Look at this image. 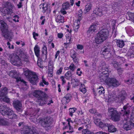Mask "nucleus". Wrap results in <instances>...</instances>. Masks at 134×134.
<instances>
[{
    "label": "nucleus",
    "instance_id": "nucleus-40",
    "mask_svg": "<svg viewBox=\"0 0 134 134\" xmlns=\"http://www.w3.org/2000/svg\"><path fill=\"white\" fill-rule=\"evenodd\" d=\"M126 32L129 36H131L134 34V30L131 27Z\"/></svg>",
    "mask_w": 134,
    "mask_h": 134
},
{
    "label": "nucleus",
    "instance_id": "nucleus-55",
    "mask_svg": "<svg viewBox=\"0 0 134 134\" xmlns=\"http://www.w3.org/2000/svg\"><path fill=\"white\" fill-rule=\"evenodd\" d=\"M10 3L9 2H6L3 4V6L4 7H6V8H7L9 6Z\"/></svg>",
    "mask_w": 134,
    "mask_h": 134
},
{
    "label": "nucleus",
    "instance_id": "nucleus-17",
    "mask_svg": "<svg viewBox=\"0 0 134 134\" xmlns=\"http://www.w3.org/2000/svg\"><path fill=\"white\" fill-rule=\"evenodd\" d=\"M23 70L24 75L28 78L31 77L32 75L35 74V72L29 70L26 68H23Z\"/></svg>",
    "mask_w": 134,
    "mask_h": 134
},
{
    "label": "nucleus",
    "instance_id": "nucleus-21",
    "mask_svg": "<svg viewBox=\"0 0 134 134\" xmlns=\"http://www.w3.org/2000/svg\"><path fill=\"white\" fill-rule=\"evenodd\" d=\"M66 42L64 43V45H67L72 43V40H71V34H66L65 35Z\"/></svg>",
    "mask_w": 134,
    "mask_h": 134
},
{
    "label": "nucleus",
    "instance_id": "nucleus-20",
    "mask_svg": "<svg viewBox=\"0 0 134 134\" xmlns=\"http://www.w3.org/2000/svg\"><path fill=\"white\" fill-rule=\"evenodd\" d=\"M48 6V4L46 3L41 4L40 5V8L42 9V12L43 13L46 12L47 11Z\"/></svg>",
    "mask_w": 134,
    "mask_h": 134
},
{
    "label": "nucleus",
    "instance_id": "nucleus-47",
    "mask_svg": "<svg viewBox=\"0 0 134 134\" xmlns=\"http://www.w3.org/2000/svg\"><path fill=\"white\" fill-rule=\"evenodd\" d=\"M7 122L4 119L0 118V125H7Z\"/></svg>",
    "mask_w": 134,
    "mask_h": 134
},
{
    "label": "nucleus",
    "instance_id": "nucleus-43",
    "mask_svg": "<svg viewBox=\"0 0 134 134\" xmlns=\"http://www.w3.org/2000/svg\"><path fill=\"white\" fill-rule=\"evenodd\" d=\"M76 110V109L74 108H71L69 109V115L71 116L73 115V114L75 112Z\"/></svg>",
    "mask_w": 134,
    "mask_h": 134
},
{
    "label": "nucleus",
    "instance_id": "nucleus-1",
    "mask_svg": "<svg viewBox=\"0 0 134 134\" xmlns=\"http://www.w3.org/2000/svg\"><path fill=\"white\" fill-rule=\"evenodd\" d=\"M102 74L99 79L101 82H104L109 87H116L120 85L119 82L114 78H109L105 75L108 73V69L107 67L105 66L102 68Z\"/></svg>",
    "mask_w": 134,
    "mask_h": 134
},
{
    "label": "nucleus",
    "instance_id": "nucleus-64",
    "mask_svg": "<svg viewBox=\"0 0 134 134\" xmlns=\"http://www.w3.org/2000/svg\"><path fill=\"white\" fill-rule=\"evenodd\" d=\"M60 53V51H57L56 53V54L55 55V58L56 59L58 56L59 55V54Z\"/></svg>",
    "mask_w": 134,
    "mask_h": 134
},
{
    "label": "nucleus",
    "instance_id": "nucleus-36",
    "mask_svg": "<svg viewBox=\"0 0 134 134\" xmlns=\"http://www.w3.org/2000/svg\"><path fill=\"white\" fill-rule=\"evenodd\" d=\"M98 90L99 94H103V95L104 94L105 92V90L102 86H99V87L98 88Z\"/></svg>",
    "mask_w": 134,
    "mask_h": 134
},
{
    "label": "nucleus",
    "instance_id": "nucleus-46",
    "mask_svg": "<svg viewBox=\"0 0 134 134\" xmlns=\"http://www.w3.org/2000/svg\"><path fill=\"white\" fill-rule=\"evenodd\" d=\"M42 60L43 59L42 58H38L37 65L38 66L41 68H42L43 67V66L41 62L42 61Z\"/></svg>",
    "mask_w": 134,
    "mask_h": 134
},
{
    "label": "nucleus",
    "instance_id": "nucleus-8",
    "mask_svg": "<svg viewBox=\"0 0 134 134\" xmlns=\"http://www.w3.org/2000/svg\"><path fill=\"white\" fill-rule=\"evenodd\" d=\"M0 28L4 37L7 38L9 36L10 32L8 30L7 24L3 20H0Z\"/></svg>",
    "mask_w": 134,
    "mask_h": 134
},
{
    "label": "nucleus",
    "instance_id": "nucleus-25",
    "mask_svg": "<svg viewBox=\"0 0 134 134\" xmlns=\"http://www.w3.org/2000/svg\"><path fill=\"white\" fill-rule=\"evenodd\" d=\"M111 48V46H109L107 48H105L102 52V54L106 56L109 54Z\"/></svg>",
    "mask_w": 134,
    "mask_h": 134
},
{
    "label": "nucleus",
    "instance_id": "nucleus-24",
    "mask_svg": "<svg viewBox=\"0 0 134 134\" xmlns=\"http://www.w3.org/2000/svg\"><path fill=\"white\" fill-rule=\"evenodd\" d=\"M103 11L99 8L96 9L94 11V13L99 16H101L103 15Z\"/></svg>",
    "mask_w": 134,
    "mask_h": 134
},
{
    "label": "nucleus",
    "instance_id": "nucleus-56",
    "mask_svg": "<svg viewBox=\"0 0 134 134\" xmlns=\"http://www.w3.org/2000/svg\"><path fill=\"white\" fill-rule=\"evenodd\" d=\"M60 78L62 81V85L66 83V81L65 79V77L64 76H61L60 77Z\"/></svg>",
    "mask_w": 134,
    "mask_h": 134
},
{
    "label": "nucleus",
    "instance_id": "nucleus-11",
    "mask_svg": "<svg viewBox=\"0 0 134 134\" xmlns=\"http://www.w3.org/2000/svg\"><path fill=\"white\" fill-rule=\"evenodd\" d=\"M82 12L81 9H80L78 13L75 15V17L77 19L75 21L73 27L74 30H76L79 28V25L80 24V21L82 19Z\"/></svg>",
    "mask_w": 134,
    "mask_h": 134
},
{
    "label": "nucleus",
    "instance_id": "nucleus-9",
    "mask_svg": "<svg viewBox=\"0 0 134 134\" xmlns=\"http://www.w3.org/2000/svg\"><path fill=\"white\" fill-rule=\"evenodd\" d=\"M9 59L11 63L18 66H21L22 63L19 57L15 54H11L9 56Z\"/></svg>",
    "mask_w": 134,
    "mask_h": 134
},
{
    "label": "nucleus",
    "instance_id": "nucleus-63",
    "mask_svg": "<svg viewBox=\"0 0 134 134\" xmlns=\"http://www.w3.org/2000/svg\"><path fill=\"white\" fill-rule=\"evenodd\" d=\"M8 8V14H12L13 13V11L12 10V9L11 8Z\"/></svg>",
    "mask_w": 134,
    "mask_h": 134
},
{
    "label": "nucleus",
    "instance_id": "nucleus-13",
    "mask_svg": "<svg viewBox=\"0 0 134 134\" xmlns=\"http://www.w3.org/2000/svg\"><path fill=\"white\" fill-rule=\"evenodd\" d=\"M98 24L92 23L90 26L87 32V35L88 36L93 35L97 29Z\"/></svg>",
    "mask_w": 134,
    "mask_h": 134
},
{
    "label": "nucleus",
    "instance_id": "nucleus-33",
    "mask_svg": "<svg viewBox=\"0 0 134 134\" xmlns=\"http://www.w3.org/2000/svg\"><path fill=\"white\" fill-rule=\"evenodd\" d=\"M53 66V65L52 64H51L49 65L48 74L50 77L52 76Z\"/></svg>",
    "mask_w": 134,
    "mask_h": 134
},
{
    "label": "nucleus",
    "instance_id": "nucleus-62",
    "mask_svg": "<svg viewBox=\"0 0 134 134\" xmlns=\"http://www.w3.org/2000/svg\"><path fill=\"white\" fill-rule=\"evenodd\" d=\"M22 3L21 2H20L19 3L17 4V6L18 8H21L22 6Z\"/></svg>",
    "mask_w": 134,
    "mask_h": 134
},
{
    "label": "nucleus",
    "instance_id": "nucleus-57",
    "mask_svg": "<svg viewBox=\"0 0 134 134\" xmlns=\"http://www.w3.org/2000/svg\"><path fill=\"white\" fill-rule=\"evenodd\" d=\"M63 69L62 67H60L59 69L57 71V74L58 75L61 74L62 71Z\"/></svg>",
    "mask_w": 134,
    "mask_h": 134
},
{
    "label": "nucleus",
    "instance_id": "nucleus-37",
    "mask_svg": "<svg viewBox=\"0 0 134 134\" xmlns=\"http://www.w3.org/2000/svg\"><path fill=\"white\" fill-rule=\"evenodd\" d=\"M21 57L23 58V60L26 62H29V56L25 53H23L21 54Z\"/></svg>",
    "mask_w": 134,
    "mask_h": 134
},
{
    "label": "nucleus",
    "instance_id": "nucleus-2",
    "mask_svg": "<svg viewBox=\"0 0 134 134\" xmlns=\"http://www.w3.org/2000/svg\"><path fill=\"white\" fill-rule=\"evenodd\" d=\"M129 113V110H125L123 115L124 118V122L125 123L124 127L126 130H130L134 126V124L132 122V121L134 122V114H132L129 118L128 117Z\"/></svg>",
    "mask_w": 134,
    "mask_h": 134
},
{
    "label": "nucleus",
    "instance_id": "nucleus-54",
    "mask_svg": "<svg viewBox=\"0 0 134 134\" xmlns=\"http://www.w3.org/2000/svg\"><path fill=\"white\" fill-rule=\"evenodd\" d=\"M33 37L34 38L35 40L37 39V37H38V34L36 33L35 32H33L32 34Z\"/></svg>",
    "mask_w": 134,
    "mask_h": 134
},
{
    "label": "nucleus",
    "instance_id": "nucleus-26",
    "mask_svg": "<svg viewBox=\"0 0 134 134\" xmlns=\"http://www.w3.org/2000/svg\"><path fill=\"white\" fill-rule=\"evenodd\" d=\"M72 86L74 87H75L79 86L80 84H81V83L80 82L79 80L78 79H74L72 80Z\"/></svg>",
    "mask_w": 134,
    "mask_h": 134
},
{
    "label": "nucleus",
    "instance_id": "nucleus-41",
    "mask_svg": "<svg viewBox=\"0 0 134 134\" xmlns=\"http://www.w3.org/2000/svg\"><path fill=\"white\" fill-rule=\"evenodd\" d=\"M70 6L69 3L68 2L63 3V4L62 8L64 10L67 9Z\"/></svg>",
    "mask_w": 134,
    "mask_h": 134
},
{
    "label": "nucleus",
    "instance_id": "nucleus-61",
    "mask_svg": "<svg viewBox=\"0 0 134 134\" xmlns=\"http://www.w3.org/2000/svg\"><path fill=\"white\" fill-rule=\"evenodd\" d=\"M107 133L103 132V131H99L97 132H96L95 133V134H107Z\"/></svg>",
    "mask_w": 134,
    "mask_h": 134
},
{
    "label": "nucleus",
    "instance_id": "nucleus-28",
    "mask_svg": "<svg viewBox=\"0 0 134 134\" xmlns=\"http://www.w3.org/2000/svg\"><path fill=\"white\" fill-rule=\"evenodd\" d=\"M70 97L69 96V95H67L63 98L62 100V103L65 104H67L70 101Z\"/></svg>",
    "mask_w": 134,
    "mask_h": 134
},
{
    "label": "nucleus",
    "instance_id": "nucleus-7",
    "mask_svg": "<svg viewBox=\"0 0 134 134\" xmlns=\"http://www.w3.org/2000/svg\"><path fill=\"white\" fill-rule=\"evenodd\" d=\"M109 114L111 116V119L115 121H119L120 119V113H118L116 109L112 107L109 108L108 109Z\"/></svg>",
    "mask_w": 134,
    "mask_h": 134
},
{
    "label": "nucleus",
    "instance_id": "nucleus-10",
    "mask_svg": "<svg viewBox=\"0 0 134 134\" xmlns=\"http://www.w3.org/2000/svg\"><path fill=\"white\" fill-rule=\"evenodd\" d=\"M101 115L100 114H95L93 116V118L94 120V123L99 127L102 128V129L104 128V127L107 128V123L105 122L104 121H100L99 118L101 117Z\"/></svg>",
    "mask_w": 134,
    "mask_h": 134
},
{
    "label": "nucleus",
    "instance_id": "nucleus-51",
    "mask_svg": "<svg viewBox=\"0 0 134 134\" xmlns=\"http://www.w3.org/2000/svg\"><path fill=\"white\" fill-rule=\"evenodd\" d=\"M14 19H13V21L15 22H18L19 21V16L17 15H15L13 16Z\"/></svg>",
    "mask_w": 134,
    "mask_h": 134
},
{
    "label": "nucleus",
    "instance_id": "nucleus-59",
    "mask_svg": "<svg viewBox=\"0 0 134 134\" xmlns=\"http://www.w3.org/2000/svg\"><path fill=\"white\" fill-rule=\"evenodd\" d=\"M58 37L59 38H61L63 36V34L61 33H58L57 34Z\"/></svg>",
    "mask_w": 134,
    "mask_h": 134
},
{
    "label": "nucleus",
    "instance_id": "nucleus-39",
    "mask_svg": "<svg viewBox=\"0 0 134 134\" xmlns=\"http://www.w3.org/2000/svg\"><path fill=\"white\" fill-rule=\"evenodd\" d=\"M127 14L130 20L134 22V13L129 12L127 13Z\"/></svg>",
    "mask_w": 134,
    "mask_h": 134
},
{
    "label": "nucleus",
    "instance_id": "nucleus-52",
    "mask_svg": "<svg viewBox=\"0 0 134 134\" xmlns=\"http://www.w3.org/2000/svg\"><path fill=\"white\" fill-rule=\"evenodd\" d=\"M89 111L92 114H94V115H95V114H99L98 113L96 112V110L94 109H90L89 110Z\"/></svg>",
    "mask_w": 134,
    "mask_h": 134
},
{
    "label": "nucleus",
    "instance_id": "nucleus-4",
    "mask_svg": "<svg viewBox=\"0 0 134 134\" xmlns=\"http://www.w3.org/2000/svg\"><path fill=\"white\" fill-rule=\"evenodd\" d=\"M0 112L3 115L6 116L10 119H15L17 117L12 110L5 106L0 107Z\"/></svg>",
    "mask_w": 134,
    "mask_h": 134
},
{
    "label": "nucleus",
    "instance_id": "nucleus-31",
    "mask_svg": "<svg viewBox=\"0 0 134 134\" xmlns=\"http://www.w3.org/2000/svg\"><path fill=\"white\" fill-rule=\"evenodd\" d=\"M92 8V4L90 3H88L86 5L85 7L84 11L85 13L89 12L91 9Z\"/></svg>",
    "mask_w": 134,
    "mask_h": 134
},
{
    "label": "nucleus",
    "instance_id": "nucleus-14",
    "mask_svg": "<svg viewBox=\"0 0 134 134\" xmlns=\"http://www.w3.org/2000/svg\"><path fill=\"white\" fill-rule=\"evenodd\" d=\"M31 78L29 79V81L32 85H36V83L38 82V79L37 75L35 73V74L31 76Z\"/></svg>",
    "mask_w": 134,
    "mask_h": 134
},
{
    "label": "nucleus",
    "instance_id": "nucleus-35",
    "mask_svg": "<svg viewBox=\"0 0 134 134\" xmlns=\"http://www.w3.org/2000/svg\"><path fill=\"white\" fill-rule=\"evenodd\" d=\"M42 52L44 57H45V59L47 58V48L45 46H44L42 49Z\"/></svg>",
    "mask_w": 134,
    "mask_h": 134
},
{
    "label": "nucleus",
    "instance_id": "nucleus-49",
    "mask_svg": "<svg viewBox=\"0 0 134 134\" xmlns=\"http://www.w3.org/2000/svg\"><path fill=\"white\" fill-rule=\"evenodd\" d=\"M69 69L72 71H74L76 67L74 64H71L69 66Z\"/></svg>",
    "mask_w": 134,
    "mask_h": 134
},
{
    "label": "nucleus",
    "instance_id": "nucleus-22",
    "mask_svg": "<svg viewBox=\"0 0 134 134\" xmlns=\"http://www.w3.org/2000/svg\"><path fill=\"white\" fill-rule=\"evenodd\" d=\"M112 64H113L114 67L117 69V70L118 71V72L119 74H121V71H122V70L121 69H120V65L116 61L113 62L112 63Z\"/></svg>",
    "mask_w": 134,
    "mask_h": 134
},
{
    "label": "nucleus",
    "instance_id": "nucleus-45",
    "mask_svg": "<svg viewBox=\"0 0 134 134\" xmlns=\"http://www.w3.org/2000/svg\"><path fill=\"white\" fill-rule=\"evenodd\" d=\"M8 8L6 7H4L3 9L1 10L2 13L5 14H8Z\"/></svg>",
    "mask_w": 134,
    "mask_h": 134
},
{
    "label": "nucleus",
    "instance_id": "nucleus-38",
    "mask_svg": "<svg viewBox=\"0 0 134 134\" xmlns=\"http://www.w3.org/2000/svg\"><path fill=\"white\" fill-rule=\"evenodd\" d=\"M80 90L81 91L84 93H85L86 91V89L85 85L82 83L80 86Z\"/></svg>",
    "mask_w": 134,
    "mask_h": 134
},
{
    "label": "nucleus",
    "instance_id": "nucleus-42",
    "mask_svg": "<svg viewBox=\"0 0 134 134\" xmlns=\"http://www.w3.org/2000/svg\"><path fill=\"white\" fill-rule=\"evenodd\" d=\"M82 133L83 134H94V133L90 131L88 129H83L82 132Z\"/></svg>",
    "mask_w": 134,
    "mask_h": 134
},
{
    "label": "nucleus",
    "instance_id": "nucleus-34",
    "mask_svg": "<svg viewBox=\"0 0 134 134\" xmlns=\"http://www.w3.org/2000/svg\"><path fill=\"white\" fill-rule=\"evenodd\" d=\"M116 44L120 48L122 47L124 45L123 41L120 40H118L116 41Z\"/></svg>",
    "mask_w": 134,
    "mask_h": 134
},
{
    "label": "nucleus",
    "instance_id": "nucleus-44",
    "mask_svg": "<svg viewBox=\"0 0 134 134\" xmlns=\"http://www.w3.org/2000/svg\"><path fill=\"white\" fill-rule=\"evenodd\" d=\"M65 77L67 79H69L71 76V72L70 71H68L66 72L65 75Z\"/></svg>",
    "mask_w": 134,
    "mask_h": 134
},
{
    "label": "nucleus",
    "instance_id": "nucleus-50",
    "mask_svg": "<svg viewBox=\"0 0 134 134\" xmlns=\"http://www.w3.org/2000/svg\"><path fill=\"white\" fill-rule=\"evenodd\" d=\"M14 74L16 75V71H15L14 70L11 71L8 73L9 75L10 76H11L13 77H15V76H14Z\"/></svg>",
    "mask_w": 134,
    "mask_h": 134
},
{
    "label": "nucleus",
    "instance_id": "nucleus-5",
    "mask_svg": "<svg viewBox=\"0 0 134 134\" xmlns=\"http://www.w3.org/2000/svg\"><path fill=\"white\" fill-rule=\"evenodd\" d=\"M109 32L106 29H103L99 31L95 36V41L97 44L103 42L106 39Z\"/></svg>",
    "mask_w": 134,
    "mask_h": 134
},
{
    "label": "nucleus",
    "instance_id": "nucleus-15",
    "mask_svg": "<svg viewBox=\"0 0 134 134\" xmlns=\"http://www.w3.org/2000/svg\"><path fill=\"white\" fill-rule=\"evenodd\" d=\"M13 106L16 109L19 111L22 108V105L21 102L18 100H16L13 102Z\"/></svg>",
    "mask_w": 134,
    "mask_h": 134
},
{
    "label": "nucleus",
    "instance_id": "nucleus-30",
    "mask_svg": "<svg viewBox=\"0 0 134 134\" xmlns=\"http://www.w3.org/2000/svg\"><path fill=\"white\" fill-rule=\"evenodd\" d=\"M129 84L134 83V74H130L129 76V79L126 81Z\"/></svg>",
    "mask_w": 134,
    "mask_h": 134
},
{
    "label": "nucleus",
    "instance_id": "nucleus-58",
    "mask_svg": "<svg viewBox=\"0 0 134 134\" xmlns=\"http://www.w3.org/2000/svg\"><path fill=\"white\" fill-rule=\"evenodd\" d=\"M77 48L80 50H82L83 49V46L82 45L78 44L77 45Z\"/></svg>",
    "mask_w": 134,
    "mask_h": 134
},
{
    "label": "nucleus",
    "instance_id": "nucleus-19",
    "mask_svg": "<svg viewBox=\"0 0 134 134\" xmlns=\"http://www.w3.org/2000/svg\"><path fill=\"white\" fill-rule=\"evenodd\" d=\"M55 19V21L57 23H63L64 22V19L63 16L59 14L57 15Z\"/></svg>",
    "mask_w": 134,
    "mask_h": 134
},
{
    "label": "nucleus",
    "instance_id": "nucleus-16",
    "mask_svg": "<svg viewBox=\"0 0 134 134\" xmlns=\"http://www.w3.org/2000/svg\"><path fill=\"white\" fill-rule=\"evenodd\" d=\"M23 131L24 134H37L35 131L30 130L28 126H25L23 129Z\"/></svg>",
    "mask_w": 134,
    "mask_h": 134
},
{
    "label": "nucleus",
    "instance_id": "nucleus-60",
    "mask_svg": "<svg viewBox=\"0 0 134 134\" xmlns=\"http://www.w3.org/2000/svg\"><path fill=\"white\" fill-rule=\"evenodd\" d=\"M65 10L63 9V8H62L60 10V12L63 14H65L66 13V12L65 11Z\"/></svg>",
    "mask_w": 134,
    "mask_h": 134
},
{
    "label": "nucleus",
    "instance_id": "nucleus-32",
    "mask_svg": "<svg viewBox=\"0 0 134 134\" xmlns=\"http://www.w3.org/2000/svg\"><path fill=\"white\" fill-rule=\"evenodd\" d=\"M67 121L68 122V125L69 126V129L70 130H71V131H67V133H72L73 132V131H72V128L70 126V125L71 123H72L73 122L71 120V119L70 118H68L67 120Z\"/></svg>",
    "mask_w": 134,
    "mask_h": 134
},
{
    "label": "nucleus",
    "instance_id": "nucleus-53",
    "mask_svg": "<svg viewBox=\"0 0 134 134\" xmlns=\"http://www.w3.org/2000/svg\"><path fill=\"white\" fill-rule=\"evenodd\" d=\"M82 73V72L80 70V68H78L76 71V74L80 76L81 75Z\"/></svg>",
    "mask_w": 134,
    "mask_h": 134
},
{
    "label": "nucleus",
    "instance_id": "nucleus-3",
    "mask_svg": "<svg viewBox=\"0 0 134 134\" xmlns=\"http://www.w3.org/2000/svg\"><path fill=\"white\" fill-rule=\"evenodd\" d=\"M33 94L35 97L38 98L40 105L47 103V100L48 98L45 93L40 90H35Z\"/></svg>",
    "mask_w": 134,
    "mask_h": 134
},
{
    "label": "nucleus",
    "instance_id": "nucleus-27",
    "mask_svg": "<svg viewBox=\"0 0 134 134\" xmlns=\"http://www.w3.org/2000/svg\"><path fill=\"white\" fill-rule=\"evenodd\" d=\"M16 75L14 74V76H15V77H13V78H15L16 79V81L17 82L21 81L22 82H23L26 86L27 85L26 84V82L24 81L23 80L21 79V78L18 77V73L16 72Z\"/></svg>",
    "mask_w": 134,
    "mask_h": 134
},
{
    "label": "nucleus",
    "instance_id": "nucleus-48",
    "mask_svg": "<svg viewBox=\"0 0 134 134\" xmlns=\"http://www.w3.org/2000/svg\"><path fill=\"white\" fill-rule=\"evenodd\" d=\"M42 82H41L40 83V86H44V85L43 84V83H44V84L45 85H48V83L45 81L43 77H42Z\"/></svg>",
    "mask_w": 134,
    "mask_h": 134
},
{
    "label": "nucleus",
    "instance_id": "nucleus-12",
    "mask_svg": "<svg viewBox=\"0 0 134 134\" xmlns=\"http://www.w3.org/2000/svg\"><path fill=\"white\" fill-rule=\"evenodd\" d=\"M7 88L5 87L2 88L0 91V101L8 103L10 100L6 95L7 93Z\"/></svg>",
    "mask_w": 134,
    "mask_h": 134
},
{
    "label": "nucleus",
    "instance_id": "nucleus-23",
    "mask_svg": "<svg viewBox=\"0 0 134 134\" xmlns=\"http://www.w3.org/2000/svg\"><path fill=\"white\" fill-rule=\"evenodd\" d=\"M90 122L88 121L87 120H85L84 121V122L83 123V124H84V125L83 126V127H80L79 128L78 130L79 131L81 130L83 128H85V127L86 128H87L90 126Z\"/></svg>",
    "mask_w": 134,
    "mask_h": 134
},
{
    "label": "nucleus",
    "instance_id": "nucleus-29",
    "mask_svg": "<svg viewBox=\"0 0 134 134\" xmlns=\"http://www.w3.org/2000/svg\"><path fill=\"white\" fill-rule=\"evenodd\" d=\"M34 50L35 51V54L37 57L38 58L39 56L40 48L39 46L36 45L34 48Z\"/></svg>",
    "mask_w": 134,
    "mask_h": 134
},
{
    "label": "nucleus",
    "instance_id": "nucleus-6",
    "mask_svg": "<svg viewBox=\"0 0 134 134\" xmlns=\"http://www.w3.org/2000/svg\"><path fill=\"white\" fill-rule=\"evenodd\" d=\"M115 95L113 93L109 94L107 98L105 99V101L108 103H112L115 100H116V102H121L125 98L124 95H123L120 96L119 95L116 97V99Z\"/></svg>",
    "mask_w": 134,
    "mask_h": 134
},
{
    "label": "nucleus",
    "instance_id": "nucleus-18",
    "mask_svg": "<svg viewBox=\"0 0 134 134\" xmlns=\"http://www.w3.org/2000/svg\"><path fill=\"white\" fill-rule=\"evenodd\" d=\"M107 128L106 127H104V128L103 129L105 130L108 129L109 131L112 132L116 131V129L115 127L113 125H108L107 123Z\"/></svg>",
    "mask_w": 134,
    "mask_h": 134
}]
</instances>
